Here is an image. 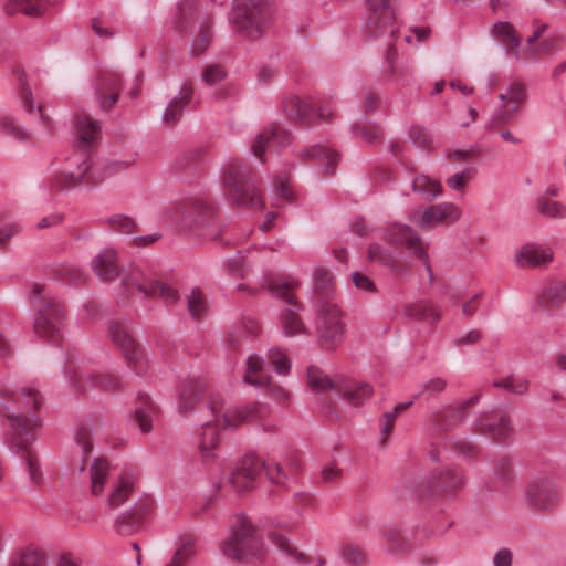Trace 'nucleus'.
<instances>
[{
    "instance_id": "39448f33",
    "label": "nucleus",
    "mask_w": 566,
    "mask_h": 566,
    "mask_svg": "<svg viewBox=\"0 0 566 566\" xmlns=\"http://www.w3.org/2000/svg\"><path fill=\"white\" fill-rule=\"evenodd\" d=\"M171 218L181 230L208 240L218 239L222 231L216 221L214 209L201 199L181 202L172 211Z\"/></svg>"
},
{
    "instance_id": "a878e982",
    "label": "nucleus",
    "mask_w": 566,
    "mask_h": 566,
    "mask_svg": "<svg viewBox=\"0 0 566 566\" xmlns=\"http://www.w3.org/2000/svg\"><path fill=\"white\" fill-rule=\"evenodd\" d=\"M203 392L205 386L199 379L184 380L179 386V412L187 413L192 410Z\"/></svg>"
},
{
    "instance_id": "473e14b6",
    "label": "nucleus",
    "mask_w": 566,
    "mask_h": 566,
    "mask_svg": "<svg viewBox=\"0 0 566 566\" xmlns=\"http://www.w3.org/2000/svg\"><path fill=\"white\" fill-rule=\"evenodd\" d=\"M403 314L418 321L437 323L441 318L440 308L428 301H420L405 306Z\"/></svg>"
},
{
    "instance_id": "9d476101",
    "label": "nucleus",
    "mask_w": 566,
    "mask_h": 566,
    "mask_svg": "<svg viewBox=\"0 0 566 566\" xmlns=\"http://www.w3.org/2000/svg\"><path fill=\"white\" fill-rule=\"evenodd\" d=\"M298 283H285L280 280L269 277L262 283V289L268 290L272 295L284 301L287 306L280 315L281 326L285 336L293 337L306 334V327L300 316L302 304L296 300L293 290Z\"/></svg>"
},
{
    "instance_id": "f03ea898",
    "label": "nucleus",
    "mask_w": 566,
    "mask_h": 566,
    "mask_svg": "<svg viewBox=\"0 0 566 566\" xmlns=\"http://www.w3.org/2000/svg\"><path fill=\"white\" fill-rule=\"evenodd\" d=\"M101 133V122L87 114L74 118L76 136L74 151L65 158L60 172L53 179V187L67 188L81 182L91 168L90 149Z\"/></svg>"
},
{
    "instance_id": "de8ad7c7",
    "label": "nucleus",
    "mask_w": 566,
    "mask_h": 566,
    "mask_svg": "<svg viewBox=\"0 0 566 566\" xmlns=\"http://www.w3.org/2000/svg\"><path fill=\"white\" fill-rule=\"evenodd\" d=\"M269 538L286 556H291L300 563L305 560L304 554L298 552L295 547H293L290 544L289 539L285 536H283L282 534L272 532L269 534Z\"/></svg>"
},
{
    "instance_id": "ddd939ff",
    "label": "nucleus",
    "mask_w": 566,
    "mask_h": 566,
    "mask_svg": "<svg viewBox=\"0 0 566 566\" xmlns=\"http://www.w3.org/2000/svg\"><path fill=\"white\" fill-rule=\"evenodd\" d=\"M123 284L127 290H136L147 297H160L166 303H175L178 300V291L176 289L158 280L146 277V275L137 269L123 276Z\"/></svg>"
},
{
    "instance_id": "e2e57ef3",
    "label": "nucleus",
    "mask_w": 566,
    "mask_h": 566,
    "mask_svg": "<svg viewBox=\"0 0 566 566\" xmlns=\"http://www.w3.org/2000/svg\"><path fill=\"white\" fill-rule=\"evenodd\" d=\"M515 117V113L509 109L507 105H503L499 111H496L490 120L486 124V129H492L496 126H503L509 124Z\"/></svg>"
},
{
    "instance_id": "6e6d98bb",
    "label": "nucleus",
    "mask_w": 566,
    "mask_h": 566,
    "mask_svg": "<svg viewBox=\"0 0 566 566\" xmlns=\"http://www.w3.org/2000/svg\"><path fill=\"white\" fill-rule=\"evenodd\" d=\"M75 442L82 449L83 461L90 455L93 443H92V429L90 426H82L75 432Z\"/></svg>"
},
{
    "instance_id": "c9c22d12",
    "label": "nucleus",
    "mask_w": 566,
    "mask_h": 566,
    "mask_svg": "<svg viewBox=\"0 0 566 566\" xmlns=\"http://www.w3.org/2000/svg\"><path fill=\"white\" fill-rule=\"evenodd\" d=\"M412 191L431 201L442 193V186L440 181L420 174L412 180Z\"/></svg>"
},
{
    "instance_id": "cd10ccee",
    "label": "nucleus",
    "mask_w": 566,
    "mask_h": 566,
    "mask_svg": "<svg viewBox=\"0 0 566 566\" xmlns=\"http://www.w3.org/2000/svg\"><path fill=\"white\" fill-rule=\"evenodd\" d=\"M283 107L286 116L296 124H312L313 108L307 102L298 96L291 95L285 97L283 99Z\"/></svg>"
},
{
    "instance_id": "09e8293b",
    "label": "nucleus",
    "mask_w": 566,
    "mask_h": 566,
    "mask_svg": "<svg viewBox=\"0 0 566 566\" xmlns=\"http://www.w3.org/2000/svg\"><path fill=\"white\" fill-rule=\"evenodd\" d=\"M352 132L366 143L374 144L381 137V129L373 123H360L353 126Z\"/></svg>"
},
{
    "instance_id": "603ef678",
    "label": "nucleus",
    "mask_w": 566,
    "mask_h": 566,
    "mask_svg": "<svg viewBox=\"0 0 566 566\" xmlns=\"http://www.w3.org/2000/svg\"><path fill=\"white\" fill-rule=\"evenodd\" d=\"M342 558L344 563L350 566H358L365 563L366 554L360 547L354 544H346L342 549Z\"/></svg>"
},
{
    "instance_id": "f257e3e1",
    "label": "nucleus",
    "mask_w": 566,
    "mask_h": 566,
    "mask_svg": "<svg viewBox=\"0 0 566 566\" xmlns=\"http://www.w3.org/2000/svg\"><path fill=\"white\" fill-rule=\"evenodd\" d=\"M7 397L18 405L17 413H7L10 421L9 440L21 453L30 479L34 483H39L41 479V470L36 455L29 449L35 441L33 430L41 424V419L34 415L42 406L43 399L39 390L32 387H23L19 392H7Z\"/></svg>"
},
{
    "instance_id": "b1692460",
    "label": "nucleus",
    "mask_w": 566,
    "mask_h": 566,
    "mask_svg": "<svg viewBox=\"0 0 566 566\" xmlns=\"http://www.w3.org/2000/svg\"><path fill=\"white\" fill-rule=\"evenodd\" d=\"M193 90L191 85L185 83L180 87L177 96L170 99L163 113V122L168 125H175L182 116V113L192 99Z\"/></svg>"
},
{
    "instance_id": "bf43d9fd",
    "label": "nucleus",
    "mask_w": 566,
    "mask_h": 566,
    "mask_svg": "<svg viewBox=\"0 0 566 566\" xmlns=\"http://www.w3.org/2000/svg\"><path fill=\"white\" fill-rule=\"evenodd\" d=\"M226 69L220 64H210L202 72V80L206 84L212 86L224 80Z\"/></svg>"
},
{
    "instance_id": "aec40b11",
    "label": "nucleus",
    "mask_w": 566,
    "mask_h": 566,
    "mask_svg": "<svg viewBox=\"0 0 566 566\" xmlns=\"http://www.w3.org/2000/svg\"><path fill=\"white\" fill-rule=\"evenodd\" d=\"M464 483L462 472L455 468H443L431 473L428 489L433 495L448 494L459 490Z\"/></svg>"
},
{
    "instance_id": "69168bd1",
    "label": "nucleus",
    "mask_w": 566,
    "mask_h": 566,
    "mask_svg": "<svg viewBox=\"0 0 566 566\" xmlns=\"http://www.w3.org/2000/svg\"><path fill=\"white\" fill-rule=\"evenodd\" d=\"M130 511L140 522H144L151 511V501L149 499H139L128 510Z\"/></svg>"
},
{
    "instance_id": "a18cd8bd",
    "label": "nucleus",
    "mask_w": 566,
    "mask_h": 566,
    "mask_svg": "<svg viewBox=\"0 0 566 566\" xmlns=\"http://www.w3.org/2000/svg\"><path fill=\"white\" fill-rule=\"evenodd\" d=\"M314 287L315 292L321 294L323 297H328L334 290V282L331 273L322 268H317L314 271Z\"/></svg>"
},
{
    "instance_id": "5701e85b",
    "label": "nucleus",
    "mask_w": 566,
    "mask_h": 566,
    "mask_svg": "<svg viewBox=\"0 0 566 566\" xmlns=\"http://www.w3.org/2000/svg\"><path fill=\"white\" fill-rule=\"evenodd\" d=\"M553 260V251L536 244H525L515 255V261L521 268H536L546 265Z\"/></svg>"
},
{
    "instance_id": "680f3d73",
    "label": "nucleus",
    "mask_w": 566,
    "mask_h": 566,
    "mask_svg": "<svg viewBox=\"0 0 566 566\" xmlns=\"http://www.w3.org/2000/svg\"><path fill=\"white\" fill-rule=\"evenodd\" d=\"M187 304L188 311L193 317H197L201 313H203L206 304L201 291L199 289H195L191 291L187 298Z\"/></svg>"
},
{
    "instance_id": "0eeeda50",
    "label": "nucleus",
    "mask_w": 566,
    "mask_h": 566,
    "mask_svg": "<svg viewBox=\"0 0 566 566\" xmlns=\"http://www.w3.org/2000/svg\"><path fill=\"white\" fill-rule=\"evenodd\" d=\"M30 302L36 313L34 321L35 333L43 338L57 342L64 322V308L61 303L40 283L32 286Z\"/></svg>"
},
{
    "instance_id": "4c0bfd02",
    "label": "nucleus",
    "mask_w": 566,
    "mask_h": 566,
    "mask_svg": "<svg viewBox=\"0 0 566 566\" xmlns=\"http://www.w3.org/2000/svg\"><path fill=\"white\" fill-rule=\"evenodd\" d=\"M368 259L371 262L380 263L387 268H390L397 274H403L405 265L399 264L391 252L381 245L374 243L368 248Z\"/></svg>"
},
{
    "instance_id": "6ab92c4d",
    "label": "nucleus",
    "mask_w": 566,
    "mask_h": 566,
    "mask_svg": "<svg viewBox=\"0 0 566 566\" xmlns=\"http://www.w3.org/2000/svg\"><path fill=\"white\" fill-rule=\"evenodd\" d=\"M122 77L116 73H103L95 85V97L102 111H109L118 101Z\"/></svg>"
},
{
    "instance_id": "1a4fd4ad",
    "label": "nucleus",
    "mask_w": 566,
    "mask_h": 566,
    "mask_svg": "<svg viewBox=\"0 0 566 566\" xmlns=\"http://www.w3.org/2000/svg\"><path fill=\"white\" fill-rule=\"evenodd\" d=\"M230 22L242 38L259 39L269 22V6L264 0H233Z\"/></svg>"
},
{
    "instance_id": "774afa93",
    "label": "nucleus",
    "mask_w": 566,
    "mask_h": 566,
    "mask_svg": "<svg viewBox=\"0 0 566 566\" xmlns=\"http://www.w3.org/2000/svg\"><path fill=\"white\" fill-rule=\"evenodd\" d=\"M396 418L394 413L384 412L379 419L381 442L385 443L388 436L392 432Z\"/></svg>"
},
{
    "instance_id": "dca6fc26",
    "label": "nucleus",
    "mask_w": 566,
    "mask_h": 566,
    "mask_svg": "<svg viewBox=\"0 0 566 566\" xmlns=\"http://www.w3.org/2000/svg\"><path fill=\"white\" fill-rule=\"evenodd\" d=\"M387 237L392 245L412 251L417 258L424 262L430 277L432 276L431 266L428 263V253L422 245L421 238L411 227L406 224L394 226L388 230Z\"/></svg>"
},
{
    "instance_id": "412c9836",
    "label": "nucleus",
    "mask_w": 566,
    "mask_h": 566,
    "mask_svg": "<svg viewBox=\"0 0 566 566\" xmlns=\"http://www.w3.org/2000/svg\"><path fill=\"white\" fill-rule=\"evenodd\" d=\"M92 269L101 281L112 282L119 275L117 252L114 249H104L91 262Z\"/></svg>"
},
{
    "instance_id": "7c9ffc66",
    "label": "nucleus",
    "mask_w": 566,
    "mask_h": 566,
    "mask_svg": "<svg viewBox=\"0 0 566 566\" xmlns=\"http://www.w3.org/2000/svg\"><path fill=\"white\" fill-rule=\"evenodd\" d=\"M338 394L352 406H359L369 399L374 392L367 382H345L339 385Z\"/></svg>"
},
{
    "instance_id": "ea45409f",
    "label": "nucleus",
    "mask_w": 566,
    "mask_h": 566,
    "mask_svg": "<svg viewBox=\"0 0 566 566\" xmlns=\"http://www.w3.org/2000/svg\"><path fill=\"white\" fill-rule=\"evenodd\" d=\"M307 386L316 392L325 390H338L339 385L334 382L322 369L311 366L307 369Z\"/></svg>"
},
{
    "instance_id": "37998d69",
    "label": "nucleus",
    "mask_w": 566,
    "mask_h": 566,
    "mask_svg": "<svg viewBox=\"0 0 566 566\" xmlns=\"http://www.w3.org/2000/svg\"><path fill=\"white\" fill-rule=\"evenodd\" d=\"M13 566H48V559L41 549L27 547L19 553Z\"/></svg>"
},
{
    "instance_id": "4be33fe9",
    "label": "nucleus",
    "mask_w": 566,
    "mask_h": 566,
    "mask_svg": "<svg viewBox=\"0 0 566 566\" xmlns=\"http://www.w3.org/2000/svg\"><path fill=\"white\" fill-rule=\"evenodd\" d=\"M468 413L464 407L457 402L447 407H442L432 417V424L439 431H448L460 426L467 418Z\"/></svg>"
},
{
    "instance_id": "49530a36",
    "label": "nucleus",
    "mask_w": 566,
    "mask_h": 566,
    "mask_svg": "<svg viewBox=\"0 0 566 566\" xmlns=\"http://www.w3.org/2000/svg\"><path fill=\"white\" fill-rule=\"evenodd\" d=\"M0 133L20 142H23L29 137L28 130L21 127L18 122L10 116H3L0 118Z\"/></svg>"
},
{
    "instance_id": "7ed1b4c3",
    "label": "nucleus",
    "mask_w": 566,
    "mask_h": 566,
    "mask_svg": "<svg viewBox=\"0 0 566 566\" xmlns=\"http://www.w3.org/2000/svg\"><path fill=\"white\" fill-rule=\"evenodd\" d=\"M224 193L231 205L263 208L264 203L253 167L243 159L231 158L223 166Z\"/></svg>"
},
{
    "instance_id": "6e6552de",
    "label": "nucleus",
    "mask_w": 566,
    "mask_h": 566,
    "mask_svg": "<svg viewBox=\"0 0 566 566\" xmlns=\"http://www.w3.org/2000/svg\"><path fill=\"white\" fill-rule=\"evenodd\" d=\"M220 549L227 558L234 562L264 556L263 542L244 514L235 515L231 525V536L221 543Z\"/></svg>"
},
{
    "instance_id": "0e129e2a",
    "label": "nucleus",
    "mask_w": 566,
    "mask_h": 566,
    "mask_svg": "<svg viewBox=\"0 0 566 566\" xmlns=\"http://www.w3.org/2000/svg\"><path fill=\"white\" fill-rule=\"evenodd\" d=\"M263 470L266 473L268 479L277 484L284 485L287 480V474L283 471L282 467L279 463L275 464H266L264 462Z\"/></svg>"
},
{
    "instance_id": "a19ab883",
    "label": "nucleus",
    "mask_w": 566,
    "mask_h": 566,
    "mask_svg": "<svg viewBox=\"0 0 566 566\" xmlns=\"http://www.w3.org/2000/svg\"><path fill=\"white\" fill-rule=\"evenodd\" d=\"M566 301V284L562 281L549 282L539 295L542 305L552 304L558 306Z\"/></svg>"
},
{
    "instance_id": "e433bc0d",
    "label": "nucleus",
    "mask_w": 566,
    "mask_h": 566,
    "mask_svg": "<svg viewBox=\"0 0 566 566\" xmlns=\"http://www.w3.org/2000/svg\"><path fill=\"white\" fill-rule=\"evenodd\" d=\"M263 359L258 355H250L247 360V371L243 376L244 381L255 386L263 387L269 385L270 377L262 374Z\"/></svg>"
},
{
    "instance_id": "864d4df0",
    "label": "nucleus",
    "mask_w": 566,
    "mask_h": 566,
    "mask_svg": "<svg viewBox=\"0 0 566 566\" xmlns=\"http://www.w3.org/2000/svg\"><path fill=\"white\" fill-rule=\"evenodd\" d=\"M111 228L123 234H130L135 231L137 224L134 219L124 214H116L108 220Z\"/></svg>"
},
{
    "instance_id": "c03bdc74",
    "label": "nucleus",
    "mask_w": 566,
    "mask_h": 566,
    "mask_svg": "<svg viewBox=\"0 0 566 566\" xmlns=\"http://www.w3.org/2000/svg\"><path fill=\"white\" fill-rule=\"evenodd\" d=\"M180 546L175 552L172 559L166 566H186L195 555L193 541L190 536L180 538Z\"/></svg>"
},
{
    "instance_id": "f8f14e48",
    "label": "nucleus",
    "mask_w": 566,
    "mask_h": 566,
    "mask_svg": "<svg viewBox=\"0 0 566 566\" xmlns=\"http://www.w3.org/2000/svg\"><path fill=\"white\" fill-rule=\"evenodd\" d=\"M319 317L318 338L325 348H334L342 343L345 325L338 306L327 300L316 302Z\"/></svg>"
},
{
    "instance_id": "9b49d317",
    "label": "nucleus",
    "mask_w": 566,
    "mask_h": 566,
    "mask_svg": "<svg viewBox=\"0 0 566 566\" xmlns=\"http://www.w3.org/2000/svg\"><path fill=\"white\" fill-rule=\"evenodd\" d=\"M108 329L113 343L124 355L128 367L136 375H142L146 370L145 354L140 344L132 335L130 322L112 321Z\"/></svg>"
},
{
    "instance_id": "58836bf2",
    "label": "nucleus",
    "mask_w": 566,
    "mask_h": 566,
    "mask_svg": "<svg viewBox=\"0 0 566 566\" xmlns=\"http://www.w3.org/2000/svg\"><path fill=\"white\" fill-rule=\"evenodd\" d=\"M109 471L108 462L103 458H96L91 465V492L94 495L102 493Z\"/></svg>"
},
{
    "instance_id": "a211bd4d",
    "label": "nucleus",
    "mask_w": 566,
    "mask_h": 566,
    "mask_svg": "<svg viewBox=\"0 0 566 566\" xmlns=\"http://www.w3.org/2000/svg\"><path fill=\"white\" fill-rule=\"evenodd\" d=\"M474 430L481 434H490L497 440L507 439L513 434L509 415L499 410L481 416L474 422Z\"/></svg>"
},
{
    "instance_id": "2f4dec72",
    "label": "nucleus",
    "mask_w": 566,
    "mask_h": 566,
    "mask_svg": "<svg viewBox=\"0 0 566 566\" xmlns=\"http://www.w3.org/2000/svg\"><path fill=\"white\" fill-rule=\"evenodd\" d=\"M300 156L305 159L319 160L324 165V169L327 174L335 172V165L339 160V154L337 151L321 144L305 148Z\"/></svg>"
},
{
    "instance_id": "c756f323",
    "label": "nucleus",
    "mask_w": 566,
    "mask_h": 566,
    "mask_svg": "<svg viewBox=\"0 0 566 566\" xmlns=\"http://www.w3.org/2000/svg\"><path fill=\"white\" fill-rule=\"evenodd\" d=\"M156 413L157 408L150 397L145 392H138L137 406L135 408V421L143 432L147 433L151 431Z\"/></svg>"
},
{
    "instance_id": "052dcab7",
    "label": "nucleus",
    "mask_w": 566,
    "mask_h": 566,
    "mask_svg": "<svg viewBox=\"0 0 566 566\" xmlns=\"http://www.w3.org/2000/svg\"><path fill=\"white\" fill-rule=\"evenodd\" d=\"M212 38V32L208 27H201L199 30L198 36L191 44V54L200 55L202 54L209 46Z\"/></svg>"
},
{
    "instance_id": "4468645a",
    "label": "nucleus",
    "mask_w": 566,
    "mask_h": 566,
    "mask_svg": "<svg viewBox=\"0 0 566 566\" xmlns=\"http://www.w3.org/2000/svg\"><path fill=\"white\" fill-rule=\"evenodd\" d=\"M527 505L536 511L553 510L558 502V492L554 481L548 476L531 480L525 490Z\"/></svg>"
},
{
    "instance_id": "79ce46f5",
    "label": "nucleus",
    "mask_w": 566,
    "mask_h": 566,
    "mask_svg": "<svg viewBox=\"0 0 566 566\" xmlns=\"http://www.w3.org/2000/svg\"><path fill=\"white\" fill-rule=\"evenodd\" d=\"M143 522L138 520L130 511L119 514L114 523L115 531L122 536H130L142 530Z\"/></svg>"
},
{
    "instance_id": "bb28decb",
    "label": "nucleus",
    "mask_w": 566,
    "mask_h": 566,
    "mask_svg": "<svg viewBox=\"0 0 566 566\" xmlns=\"http://www.w3.org/2000/svg\"><path fill=\"white\" fill-rule=\"evenodd\" d=\"M493 35L502 42L507 53L520 59L521 36L514 25L507 21H497L493 24Z\"/></svg>"
},
{
    "instance_id": "72a5a7b5",
    "label": "nucleus",
    "mask_w": 566,
    "mask_h": 566,
    "mask_svg": "<svg viewBox=\"0 0 566 566\" xmlns=\"http://www.w3.org/2000/svg\"><path fill=\"white\" fill-rule=\"evenodd\" d=\"M264 462L254 454L245 455L233 471V480L238 481L240 474L244 475L243 485H252L263 470Z\"/></svg>"
},
{
    "instance_id": "f704fd0d",
    "label": "nucleus",
    "mask_w": 566,
    "mask_h": 566,
    "mask_svg": "<svg viewBox=\"0 0 566 566\" xmlns=\"http://www.w3.org/2000/svg\"><path fill=\"white\" fill-rule=\"evenodd\" d=\"M59 0H8L7 12L9 14L23 13L30 17L41 15L48 4Z\"/></svg>"
},
{
    "instance_id": "2eb2a0df",
    "label": "nucleus",
    "mask_w": 566,
    "mask_h": 566,
    "mask_svg": "<svg viewBox=\"0 0 566 566\" xmlns=\"http://www.w3.org/2000/svg\"><path fill=\"white\" fill-rule=\"evenodd\" d=\"M461 218V210L451 202L431 205L423 211H415L411 221L421 229L437 227L444 221L455 222Z\"/></svg>"
},
{
    "instance_id": "5fc2aeb1",
    "label": "nucleus",
    "mask_w": 566,
    "mask_h": 566,
    "mask_svg": "<svg viewBox=\"0 0 566 566\" xmlns=\"http://www.w3.org/2000/svg\"><path fill=\"white\" fill-rule=\"evenodd\" d=\"M493 386L504 388L507 391L522 395L527 391L528 382L524 379L516 380L513 376H507L501 380L493 381Z\"/></svg>"
},
{
    "instance_id": "f3484780",
    "label": "nucleus",
    "mask_w": 566,
    "mask_h": 566,
    "mask_svg": "<svg viewBox=\"0 0 566 566\" xmlns=\"http://www.w3.org/2000/svg\"><path fill=\"white\" fill-rule=\"evenodd\" d=\"M292 140L291 133L283 129L279 124H272L264 128L252 143L254 156L265 161L263 155L266 149L286 147Z\"/></svg>"
},
{
    "instance_id": "338daca9",
    "label": "nucleus",
    "mask_w": 566,
    "mask_h": 566,
    "mask_svg": "<svg viewBox=\"0 0 566 566\" xmlns=\"http://www.w3.org/2000/svg\"><path fill=\"white\" fill-rule=\"evenodd\" d=\"M471 171L472 170L470 168H465L461 172H457V174L450 176L446 180L448 187L453 190H461L465 186L468 179H470Z\"/></svg>"
},
{
    "instance_id": "13d9d810",
    "label": "nucleus",
    "mask_w": 566,
    "mask_h": 566,
    "mask_svg": "<svg viewBox=\"0 0 566 566\" xmlns=\"http://www.w3.org/2000/svg\"><path fill=\"white\" fill-rule=\"evenodd\" d=\"M538 209L541 213L551 218H564L566 216V207L558 201L541 199Z\"/></svg>"
},
{
    "instance_id": "393cba45",
    "label": "nucleus",
    "mask_w": 566,
    "mask_h": 566,
    "mask_svg": "<svg viewBox=\"0 0 566 566\" xmlns=\"http://www.w3.org/2000/svg\"><path fill=\"white\" fill-rule=\"evenodd\" d=\"M199 13L196 0H179L171 27L177 33H186L195 23Z\"/></svg>"
},
{
    "instance_id": "4d7b16f0",
    "label": "nucleus",
    "mask_w": 566,
    "mask_h": 566,
    "mask_svg": "<svg viewBox=\"0 0 566 566\" xmlns=\"http://www.w3.org/2000/svg\"><path fill=\"white\" fill-rule=\"evenodd\" d=\"M91 384L105 391L114 392L119 388V380L109 374L93 375L88 379Z\"/></svg>"
},
{
    "instance_id": "3c124183",
    "label": "nucleus",
    "mask_w": 566,
    "mask_h": 566,
    "mask_svg": "<svg viewBox=\"0 0 566 566\" xmlns=\"http://www.w3.org/2000/svg\"><path fill=\"white\" fill-rule=\"evenodd\" d=\"M268 359L277 374L287 375L290 373V360L281 349L271 348L268 353Z\"/></svg>"
},
{
    "instance_id": "8fccbe9b",
    "label": "nucleus",
    "mask_w": 566,
    "mask_h": 566,
    "mask_svg": "<svg viewBox=\"0 0 566 566\" xmlns=\"http://www.w3.org/2000/svg\"><path fill=\"white\" fill-rule=\"evenodd\" d=\"M408 138L418 148L429 149L432 146L431 134L420 125L411 126Z\"/></svg>"
},
{
    "instance_id": "20e7f679",
    "label": "nucleus",
    "mask_w": 566,
    "mask_h": 566,
    "mask_svg": "<svg viewBox=\"0 0 566 566\" xmlns=\"http://www.w3.org/2000/svg\"><path fill=\"white\" fill-rule=\"evenodd\" d=\"M208 408L213 416V422L207 421L200 436V450L206 461L213 459L212 450L219 442L220 428L237 427L241 422L261 416V407L256 403L241 408L229 409L223 412V405L219 398H211Z\"/></svg>"
},
{
    "instance_id": "423d86ee",
    "label": "nucleus",
    "mask_w": 566,
    "mask_h": 566,
    "mask_svg": "<svg viewBox=\"0 0 566 566\" xmlns=\"http://www.w3.org/2000/svg\"><path fill=\"white\" fill-rule=\"evenodd\" d=\"M366 33L370 38H388L385 73L395 74L394 61L397 57L395 42L398 28L396 17L390 7V0H366Z\"/></svg>"
},
{
    "instance_id": "c85d7f7f",
    "label": "nucleus",
    "mask_w": 566,
    "mask_h": 566,
    "mask_svg": "<svg viewBox=\"0 0 566 566\" xmlns=\"http://www.w3.org/2000/svg\"><path fill=\"white\" fill-rule=\"evenodd\" d=\"M135 480L136 476L132 471L126 470L122 472L107 499L109 507L116 509L127 501L135 489Z\"/></svg>"
}]
</instances>
